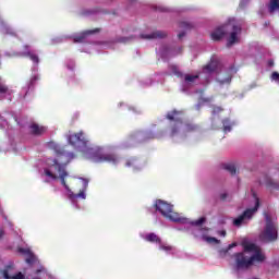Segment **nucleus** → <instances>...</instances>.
<instances>
[{
  "label": "nucleus",
  "instance_id": "nucleus-1",
  "mask_svg": "<svg viewBox=\"0 0 279 279\" xmlns=\"http://www.w3.org/2000/svg\"><path fill=\"white\" fill-rule=\"evenodd\" d=\"M75 156L71 153H64L60 146H54V158H48L46 161L47 167L44 170V175L48 178V180H58L61 179V184L64 186L66 191V195L71 202L75 203L77 199H85L86 198V189H88V181L83 180V189L80 191L78 194L73 193L70 190L66 181L64 180L66 175L65 167L73 160Z\"/></svg>",
  "mask_w": 279,
  "mask_h": 279
},
{
  "label": "nucleus",
  "instance_id": "nucleus-2",
  "mask_svg": "<svg viewBox=\"0 0 279 279\" xmlns=\"http://www.w3.org/2000/svg\"><path fill=\"white\" fill-rule=\"evenodd\" d=\"M70 145L76 149H81L82 154L94 162H109V165H119L121 162V157L117 154H101V148L90 147L88 145V140L84 132L75 133L68 136Z\"/></svg>",
  "mask_w": 279,
  "mask_h": 279
},
{
  "label": "nucleus",
  "instance_id": "nucleus-3",
  "mask_svg": "<svg viewBox=\"0 0 279 279\" xmlns=\"http://www.w3.org/2000/svg\"><path fill=\"white\" fill-rule=\"evenodd\" d=\"M244 252L234 255L235 265L239 269H248L256 263H265V254L256 244L243 242Z\"/></svg>",
  "mask_w": 279,
  "mask_h": 279
},
{
  "label": "nucleus",
  "instance_id": "nucleus-4",
  "mask_svg": "<svg viewBox=\"0 0 279 279\" xmlns=\"http://www.w3.org/2000/svg\"><path fill=\"white\" fill-rule=\"evenodd\" d=\"M227 37V47H232L241 40V23L234 19H229L228 23L221 27L216 28L211 33V40H221L223 36Z\"/></svg>",
  "mask_w": 279,
  "mask_h": 279
},
{
  "label": "nucleus",
  "instance_id": "nucleus-5",
  "mask_svg": "<svg viewBox=\"0 0 279 279\" xmlns=\"http://www.w3.org/2000/svg\"><path fill=\"white\" fill-rule=\"evenodd\" d=\"M155 208L162 217L166 219H169V221H173L174 223H192V226H202L204 221H206V218H199L198 220L195 221H189V219L180 216V214L173 211V206L170 205L169 203L165 201H157L155 203Z\"/></svg>",
  "mask_w": 279,
  "mask_h": 279
},
{
  "label": "nucleus",
  "instance_id": "nucleus-6",
  "mask_svg": "<svg viewBox=\"0 0 279 279\" xmlns=\"http://www.w3.org/2000/svg\"><path fill=\"white\" fill-rule=\"evenodd\" d=\"M167 119L172 121L171 123V136H178V134H186L187 132H193L195 126L191 124L182 123V114L180 111H172L167 114Z\"/></svg>",
  "mask_w": 279,
  "mask_h": 279
},
{
  "label": "nucleus",
  "instance_id": "nucleus-7",
  "mask_svg": "<svg viewBox=\"0 0 279 279\" xmlns=\"http://www.w3.org/2000/svg\"><path fill=\"white\" fill-rule=\"evenodd\" d=\"M264 217L266 223L263 232L259 234V239L265 243L276 241V239H278V227L276 226V221L271 219L269 214H264Z\"/></svg>",
  "mask_w": 279,
  "mask_h": 279
},
{
  "label": "nucleus",
  "instance_id": "nucleus-8",
  "mask_svg": "<svg viewBox=\"0 0 279 279\" xmlns=\"http://www.w3.org/2000/svg\"><path fill=\"white\" fill-rule=\"evenodd\" d=\"M254 207L246 209L243 215L239 216L233 220V225L238 228L243 226V223H247L252 217L256 214V210H258V206H260V202L258 201V197L253 196Z\"/></svg>",
  "mask_w": 279,
  "mask_h": 279
},
{
  "label": "nucleus",
  "instance_id": "nucleus-9",
  "mask_svg": "<svg viewBox=\"0 0 279 279\" xmlns=\"http://www.w3.org/2000/svg\"><path fill=\"white\" fill-rule=\"evenodd\" d=\"M142 239H144V241H148V243H158L159 250L167 252V254H169V252H173V246L162 242L160 236H158L156 233L142 234Z\"/></svg>",
  "mask_w": 279,
  "mask_h": 279
},
{
  "label": "nucleus",
  "instance_id": "nucleus-10",
  "mask_svg": "<svg viewBox=\"0 0 279 279\" xmlns=\"http://www.w3.org/2000/svg\"><path fill=\"white\" fill-rule=\"evenodd\" d=\"M199 232H201V236H202L203 241H205V243H208L209 245H219V243H221V241H219L217 238L211 235L213 234L211 229L202 228V229H199Z\"/></svg>",
  "mask_w": 279,
  "mask_h": 279
},
{
  "label": "nucleus",
  "instance_id": "nucleus-11",
  "mask_svg": "<svg viewBox=\"0 0 279 279\" xmlns=\"http://www.w3.org/2000/svg\"><path fill=\"white\" fill-rule=\"evenodd\" d=\"M230 80H232V70L221 71L217 75V81L220 84H230Z\"/></svg>",
  "mask_w": 279,
  "mask_h": 279
},
{
  "label": "nucleus",
  "instance_id": "nucleus-12",
  "mask_svg": "<svg viewBox=\"0 0 279 279\" xmlns=\"http://www.w3.org/2000/svg\"><path fill=\"white\" fill-rule=\"evenodd\" d=\"M166 36H167V32H165V31H155L150 34L141 35V37L144 38V40H154V39H158V38H166Z\"/></svg>",
  "mask_w": 279,
  "mask_h": 279
},
{
  "label": "nucleus",
  "instance_id": "nucleus-13",
  "mask_svg": "<svg viewBox=\"0 0 279 279\" xmlns=\"http://www.w3.org/2000/svg\"><path fill=\"white\" fill-rule=\"evenodd\" d=\"M2 276L4 279H25V276H23L21 272L14 275L13 268L10 266L2 271Z\"/></svg>",
  "mask_w": 279,
  "mask_h": 279
},
{
  "label": "nucleus",
  "instance_id": "nucleus-14",
  "mask_svg": "<svg viewBox=\"0 0 279 279\" xmlns=\"http://www.w3.org/2000/svg\"><path fill=\"white\" fill-rule=\"evenodd\" d=\"M96 31H85L83 33L76 34L73 36L74 43H84L86 40V36H89V34H95Z\"/></svg>",
  "mask_w": 279,
  "mask_h": 279
},
{
  "label": "nucleus",
  "instance_id": "nucleus-15",
  "mask_svg": "<svg viewBox=\"0 0 279 279\" xmlns=\"http://www.w3.org/2000/svg\"><path fill=\"white\" fill-rule=\"evenodd\" d=\"M215 71H217V61H211L203 69L204 75H210V73H215Z\"/></svg>",
  "mask_w": 279,
  "mask_h": 279
},
{
  "label": "nucleus",
  "instance_id": "nucleus-16",
  "mask_svg": "<svg viewBox=\"0 0 279 279\" xmlns=\"http://www.w3.org/2000/svg\"><path fill=\"white\" fill-rule=\"evenodd\" d=\"M198 77H199V75L186 74L184 77L183 86H185V87L193 86V84H195V82H197Z\"/></svg>",
  "mask_w": 279,
  "mask_h": 279
},
{
  "label": "nucleus",
  "instance_id": "nucleus-17",
  "mask_svg": "<svg viewBox=\"0 0 279 279\" xmlns=\"http://www.w3.org/2000/svg\"><path fill=\"white\" fill-rule=\"evenodd\" d=\"M31 132L36 135L45 134V132H47V128L34 123L31 125Z\"/></svg>",
  "mask_w": 279,
  "mask_h": 279
},
{
  "label": "nucleus",
  "instance_id": "nucleus-18",
  "mask_svg": "<svg viewBox=\"0 0 279 279\" xmlns=\"http://www.w3.org/2000/svg\"><path fill=\"white\" fill-rule=\"evenodd\" d=\"M268 12H270V14H275V12H279V0L269 1Z\"/></svg>",
  "mask_w": 279,
  "mask_h": 279
},
{
  "label": "nucleus",
  "instance_id": "nucleus-19",
  "mask_svg": "<svg viewBox=\"0 0 279 279\" xmlns=\"http://www.w3.org/2000/svg\"><path fill=\"white\" fill-rule=\"evenodd\" d=\"M222 125H223V132L228 133V132H232V128H234V125H236V123L231 122L230 120L226 119L222 121Z\"/></svg>",
  "mask_w": 279,
  "mask_h": 279
},
{
  "label": "nucleus",
  "instance_id": "nucleus-20",
  "mask_svg": "<svg viewBox=\"0 0 279 279\" xmlns=\"http://www.w3.org/2000/svg\"><path fill=\"white\" fill-rule=\"evenodd\" d=\"M23 56L29 58V60H32V62H34L35 64H38V62H40V60L38 59V54L34 53L33 51L24 52Z\"/></svg>",
  "mask_w": 279,
  "mask_h": 279
},
{
  "label": "nucleus",
  "instance_id": "nucleus-21",
  "mask_svg": "<svg viewBox=\"0 0 279 279\" xmlns=\"http://www.w3.org/2000/svg\"><path fill=\"white\" fill-rule=\"evenodd\" d=\"M19 252L21 254H27V256H29L28 258H26V263H28V265H32V263H34V255H32V252L29 250L20 248Z\"/></svg>",
  "mask_w": 279,
  "mask_h": 279
},
{
  "label": "nucleus",
  "instance_id": "nucleus-22",
  "mask_svg": "<svg viewBox=\"0 0 279 279\" xmlns=\"http://www.w3.org/2000/svg\"><path fill=\"white\" fill-rule=\"evenodd\" d=\"M1 26H0V29L1 32H3V34H11V35H14V29H12L10 26H8L5 23L1 22L0 23Z\"/></svg>",
  "mask_w": 279,
  "mask_h": 279
},
{
  "label": "nucleus",
  "instance_id": "nucleus-23",
  "mask_svg": "<svg viewBox=\"0 0 279 279\" xmlns=\"http://www.w3.org/2000/svg\"><path fill=\"white\" fill-rule=\"evenodd\" d=\"M225 169L231 173V175L236 174V166L234 163H227Z\"/></svg>",
  "mask_w": 279,
  "mask_h": 279
},
{
  "label": "nucleus",
  "instance_id": "nucleus-24",
  "mask_svg": "<svg viewBox=\"0 0 279 279\" xmlns=\"http://www.w3.org/2000/svg\"><path fill=\"white\" fill-rule=\"evenodd\" d=\"M232 247H236V243H232L230 244L227 250H222L220 251V256H226L228 254V252H230V250H232Z\"/></svg>",
  "mask_w": 279,
  "mask_h": 279
},
{
  "label": "nucleus",
  "instance_id": "nucleus-25",
  "mask_svg": "<svg viewBox=\"0 0 279 279\" xmlns=\"http://www.w3.org/2000/svg\"><path fill=\"white\" fill-rule=\"evenodd\" d=\"M5 93H10V90H8V87L0 81V95H5Z\"/></svg>",
  "mask_w": 279,
  "mask_h": 279
},
{
  "label": "nucleus",
  "instance_id": "nucleus-26",
  "mask_svg": "<svg viewBox=\"0 0 279 279\" xmlns=\"http://www.w3.org/2000/svg\"><path fill=\"white\" fill-rule=\"evenodd\" d=\"M138 166V160L136 159H131L126 162V167H136Z\"/></svg>",
  "mask_w": 279,
  "mask_h": 279
},
{
  "label": "nucleus",
  "instance_id": "nucleus-27",
  "mask_svg": "<svg viewBox=\"0 0 279 279\" xmlns=\"http://www.w3.org/2000/svg\"><path fill=\"white\" fill-rule=\"evenodd\" d=\"M191 25L187 22H181L180 28L181 29H190Z\"/></svg>",
  "mask_w": 279,
  "mask_h": 279
},
{
  "label": "nucleus",
  "instance_id": "nucleus-28",
  "mask_svg": "<svg viewBox=\"0 0 279 279\" xmlns=\"http://www.w3.org/2000/svg\"><path fill=\"white\" fill-rule=\"evenodd\" d=\"M221 110H223V109H221V107H216L213 110V114H217L218 112H221Z\"/></svg>",
  "mask_w": 279,
  "mask_h": 279
},
{
  "label": "nucleus",
  "instance_id": "nucleus-29",
  "mask_svg": "<svg viewBox=\"0 0 279 279\" xmlns=\"http://www.w3.org/2000/svg\"><path fill=\"white\" fill-rule=\"evenodd\" d=\"M137 138H140L141 141H145V138H146L145 133H140V134L137 135Z\"/></svg>",
  "mask_w": 279,
  "mask_h": 279
},
{
  "label": "nucleus",
  "instance_id": "nucleus-30",
  "mask_svg": "<svg viewBox=\"0 0 279 279\" xmlns=\"http://www.w3.org/2000/svg\"><path fill=\"white\" fill-rule=\"evenodd\" d=\"M217 234H219V236H226V230L217 231Z\"/></svg>",
  "mask_w": 279,
  "mask_h": 279
},
{
  "label": "nucleus",
  "instance_id": "nucleus-31",
  "mask_svg": "<svg viewBox=\"0 0 279 279\" xmlns=\"http://www.w3.org/2000/svg\"><path fill=\"white\" fill-rule=\"evenodd\" d=\"M185 34H186L185 32L179 33L178 34V38H180V39L184 38Z\"/></svg>",
  "mask_w": 279,
  "mask_h": 279
},
{
  "label": "nucleus",
  "instance_id": "nucleus-32",
  "mask_svg": "<svg viewBox=\"0 0 279 279\" xmlns=\"http://www.w3.org/2000/svg\"><path fill=\"white\" fill-rule=\"evenodd\" d=\"M173 73L174 75H178V68L173 66Z\"/></svg>",
  "mask_w": 279,
  "mask_h": 279
},
{
  "label": "nucleus",
  "instance_id": "nucleus-33",
  "mask_svg": "<svg viewBox=\"0 0 279 279\" xmlns=\"http://www.w3.org/2000/svg\"><path fill=\"white\" fill-rule=\"evenodd\" d=\"M3 234H4L3 230H0V239H3Z\"/></svg>",
  "mask_w": 279,
  "mask_h": 279
},
{
  "label": "nucleus",
  "instance_id": "nucleus-34",
  "mask_svg": "<svg viewBox=\"0 0 279 279\" xmlns=\"http://www.w3.org/2000/svg\"><path fill=\"white\" fill-rule=\"evenodd\" d=\"M245 1H246V0H242L241 3H240V5H243V3H245Z\"/></svg>",
  "mask_w": 279,
  "mask_h": 279
},
{
  "label": "nucleus",
  "instance_id": "nucleus-35",
  "mask_svg": "<svg viewBox=\"0 0 279 279\" xmlns=\"http://www.w3.org/2000/svg\"><path fill=\"white\" fill-rule=\"evenodd\" d=\"M221 198H222V199H226V194H222V195H221Z\"/></svg>",
  "mask_w": 279,
  "mask_h": 279
},
{
  "label": "nucleus",
  "instance_id": "nucleus-36",
  "mask_svg": "<svg viewBox=\"0 0 279 279\" xmlns=\"http://www.w3.org/2000/svg\"><path fill=\"white\" fill-rule=\"evenodd\" d=\"M37 274H43V269L37 270Z\"/></svg>",
  "mask_w": 279,
  "mask_h": 279
},
{
  "label": "nucleus",
  "instance_id": "nucleus-37",
  "mask_svg": "<svg viewBox=\"0 0 279 279\" xmlns=\"http://www.w3.org/2000/svg\"><path fill=\"white\" fill-rule=\"evenodd\" d=\"M33 279H40L39 277H35V278H33Z\"/></svg>",
  "mask_w": 279,
  "mask_h": 279
}]
</instances>
